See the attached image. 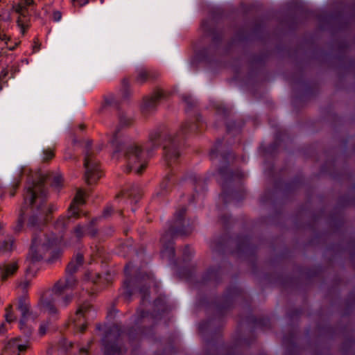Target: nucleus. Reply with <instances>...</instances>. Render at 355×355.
<instances>
[{
	"mask_svg": "<svg viewBox=\"0 0 355 355\" xmlns=\"http://www.w3.org/2000/svg\"><path fill=\"white\" fill-rule=\"evenodd\" d=\"M186 211L185 207L177 209L173 218L167 223L166 229L161 236V253L169 260H173L175 257L174 240L178 236H187L193 231L192 226L184 219Z\"/></svg>",
	"mask_w": 355,
	"mask_h": 355,
	"instance_id": "nucleus-3",
	"label": "nucleus"
},
{
	"mask_svg": "<svg viewBox=\"0 0 355 355\" xmlns=\"http://www.w3.org/2000/svg\"><path fill=\"white\" fill-rule=\"evenodd\" d=\"M46 332V329L43 326H40V333L41 335H44Z\"/></svg>",
	"mask_w": 355,
	"mask_h": 355,
	"instance_id": "nucleus-62",
	"label": "nucleus"
},
{
	"mask_svg": "<svg viewBox=\"0 0 355 355\" xmlns=\"http://www.w3.org/2000/svg\"><path fill=\"white\" fill-rule=\"evenodd\" d=\"M212 320H207L200 322L198 325L199 331L202 334L206 331H211L212 329Z\"/></svg>",
	"mask_w": 355,
	"mask_h": 355,
	"instance_id": "nucleus-35",
	"label": "nucleus"
},
{
	"mask_svg": "<svg viewBox=\"0 0 355 355\" xmlns=\"http://www.w3.org/2000/svg\"><path fill=\"white\" fill-rule=\"evenodd\" d=\"M80 355H88V350L85 348L80 349Z\"/></svg>",
	"mask_w": 355,
	"mask_h": 355,
	"instance_id": "nucleus-59",
	"label": "nucleus"
},
{
	"mask_svg": "<svg viewBox=\"0 0 355 355\" xmlns=\"http://www.w3.org/2000/svg\"><path fill=\"white\" fill-rule=\"evenodd\" d=\"M144 334V329L140 328H131L127 332L128 337L131 343L140 340Z\"/></svg>",
	"mask_w": 355,
	"mask_h": 355,
	"instance_id": "nucleus-30",
	"label": "nucleus"
},
{
	"mask_svg": "<svg viewBox=\"0 0 355 355\" xmlns=\"http://www.w3.org/2000/svg\"><path fill=\"white\" fill-rule=\"evenodd\" d=\"M68 211V216H60L54 223L55 229L59 232H63L64 231L69 223L71 218H78L80 217L79 212L75 209L73 205L69 207Z\"/></svg>",
	"mask_w": 355,
	"mask_h": 355,
	"instance_id": "nucleus-17",
	"label": "nucleus"
},
{
	"mask_svg": "<svg viewBox=\"0 0 355 355\" xmlns=\"http://www.w3.org/2000/svg\"><path fill=\"white\" fill-rule=\"evenodd\" d=\"M201 28L207 36L212 37V42L217 44L222 39V33L218 31L214 19H205L201 23Z\"/></svg>",
	"mask_w": 355,
	"mask_h": 355,
	"instance_id": "nucleus-12",
	"label": "nucleus"
},
{
	"mask_svg": "<svg viewBox=\"0 0 355 355\" xmlns=\"http://www.w3.org/2000/svg\"><path fill=\"white\" fill-rule=\"evenodd\" d=\"M222 274L223 270L221 267H218L216 268L211 267L203 275L202 284H207L209 283H216L221 279Z\"/></svg>",
	"mask_w": 355,
	"mask_h": 355,
	"instance_id": "nucleus-19",
	"label": "nucleus"
},
{
	"mask_svg": "<svg viewBox=\"0 0 355 355\" xmlns=\"http://www.w3.org/2000/svg\"><path fill=\"white\" fill-rule=\"evenodd\" d=\"M29 347L28 342L21 343L20 338H15L8 342L3 350V355H20Z\"/></svg>",
	"mask_w": 355,
	"mask_h": 355,
	"instance_id": "nucleus-11",
	"label": "nucleus"
},
{
	"mask_svg": "<svg viewBox=\"0 0 355 355\" xmlns=\"http://www.w3.org/2000/svg\"><path fill=\"white\" fill-rule=\"evenodd\" d=\"M73 232L78 241H80L85 235H86L85 227L84 225L80 224L77 225L74 227Z\"/></svg>",
	"mask_w": 355,
	"mask_h": 355,
	"instance_id": "nucleus-34",
	"label": "nucleus"
},
{
	"mask_svg": "<svg viewBox=\"0 0 355 355\" xmlns=\"http://www.w3.org/2000/svg\"><path fill=\"white\" fill-rule=\"evenodd\" d=\"M137 314V318L135 320L136 325L141 323V320L145 319L149 315L148 312H146L144 310L138 311Z\"/></svg>",
	"mask_w": 355,
	"mask_h": 355,
	"instance_id": "nucleus-45",
	"label": "nucleus"
},
{
	"mask_svg": "<svg viewBox=\"0 0 355 355\" xmlns=\"http://www.w3.org/2000/svg\"><path fill=\"white\" fill-rule=\"evenodd\" d=\"M228 134L238 133L240 132L241 125H237L235 121L228 122L226 125Z\"/></svg>",
	"mask_w": 355,
	"mask_h": 355,
	"instance_id": "nucleus-36",
	"label": "nucleus"
},
{
	"mask_svg": "<svg viewBox=\"0 0 355 355\" xmlns=\"http://www.w3.org/2000/svg\"><path fill=\"white\" fill-rule=\"evenodd\" d=\"M182 99L187 104L188 108L193 107L196 103L194 99L189 94H182Z\"/></svg>",
	"mask_w": 355,
	"mask_h": 355,
	"instance_id": "nucleus-43",
	"label": "nucleus"
},
{
	"mask_svg": "<svg viewBox=\"0 0 355 355\" xmlns=\"http://www.w3.org/2000/svg\"><path fill=\"white\" fill-rule=\"evenodd\" d=\"M236 243V251H231V253H248L250 252L252 250V246L251 245L250 239L248 236H239L235 241Z\"/></svg>",
	"mask_w": 355,
	"mask_h": 355,
	"instance_id": "nucleus-20",
	"label": "nucleus"
},
{
	"mask_svg": "<svg viewBox=\"0 0 355 355\" xmlns=\"http://www.w3.org/2000/svg\"><path fill=\"white\" fill-rule=\"evenodd\" d=\"M164 98L162 91H156L151 96H146L141 105V112L144 115L153 112L162 99Z\"/></svg>",
	"mask_w": 355,
	"mask_h": 355,
	"instance_id": "nucleus-10",
	"label": "nucleus"
},
{
	"mask_svg": "<svg viewBox=\"0 0 355 355\" xmlns=\"http://www.w3.org/2000/svg\"><path fill=\"white\" fill-rule=\"evenodd\" d=\"M62 184V177L55 176L53 180V184L55 187H60Z\"/></svg>",
	"mask_w": 355,
	"mask_h": 355,
	"instance_id": "nucleus-53",
	"label": "nucleus"
},
{
	"mask_svg": "<svg viewBox=\"0 0 355 355\" xmlns=\"http://www.w3.org/2000/svg\"><path fill=\"white\" fill-rule=\"evenodd\" d=\"M12 309L13 307L12 304H9L6 309V313L5 314V318L8 322H11L16 319V317L13 314Z\"/></svg>",
	"mask_w": 355,
	"mask_h": 355,
	"instance_id": "nucleus-39",
	"label": "nucleus"
},
{
	"mask_svg": "<svg viewBox=\"0 0 355 355\" xmlns=\"http://www.w3.org/2000/svg\"><path fill=\"white\" fill-rule=\"evenodd\" d=\"M218 173L221 178V197L225 204L230 202L232 200L239 202L245 198V193L244 191H237L229 189L230 186L236 179L240 180L245 177L243 172L240 170L232 171L227 166H221L218 169Z\"/></svg>",
	"mask_w": 355,
	"mask_h": 355,
	"instance_id": "nucleus-4",
	"label": "nucleus"
},
{
	"mask_svg": "<svg viewBox=\"0 0 355 355\" xmlns=\"http://www.w3.org/2000/svg\"><path fill=\"white\" fill-rule=\"evenodd\" d=\"M103 107H111L117 111L118 124L113 133L110 143L114 148V156L123 152L126 160L125 172L135 171L141 174L146 169L148 159L154 150L163 145L164 160L169 167L175 164L180 156V147L182 139L190 135L200 132L205 124L201 116L197 114L193 119L186 121L180 126V132L172 135L166 130L164 127L155 129L150 132L148 141L145 146L146 153L141 146L130 144L126 146L122 138L121 131L131 127L133 118L121 109L119 101L113 94L104 96Z\"/></svg>",
	"mask_w": 355,
	"mask_h": 355,
	"instance_id": "nucleus-1",
	"label": "nucleus"
},
{
	"mask_svg": "<svg viewBox=\"0 0 355 355\" xmlns=\"http://www.w3.org/2000/svg\"><path fill=\"white\" fill-rule=\"evenodd\" d=\"M62 295V294L60 295ZM72 300V295H67L64 297L60 296L58 299L59 306L66 307Z\"/></svg>",
	"mask_w": 355,
	"mask_h": 355,
	"instance_id": "nucleus-41",
	"label": "nucleus"
},
{
	"mask_svg": "<svg viewBox=\"0 0 355 355\" xmlns=\"http://www.w3.org/2000/svg\"><path fill=\"white\" fill-rule=\"evenodd\" d=\"M54 157L53 150L51 148H47L42 152V161L47 162Z\"/></svg>",
	"mask_w": 355,
	"mask_h": 355,
	"instance_id": "nucleus-42",
	"label": "nucleus"
},
{
	"mask_svg": "<svg viewBox=\"0 0 355 355\" xmlns=\"http://www.w3.org/2000/svg\"><path fill=\"white\" fill-rule=\"evenodd\" d=\"M76 203L83 204L84 200H83V195L81 191H78L76 193V196H75L73 201L71 202V205H73L75 209L78 212V208L76 205Z\"/></svg>",
	"mask_w": 355,
	"mask_h": 355,
	"instance_id": "nucleus-40",
	"label": "nucleus"
},
{
	"mask_svg": "<svg viewBox=\"0 0 355 355\" xmlns=\"http://www.w3.org/2000/svg\"><path fill=\"white\" fill-rule=\"evenodd\" d=\"M77 280L73 275L67 274L65 277L58 280L53 286V292L55 294H62L67 289H72L76 286Z\"/></svg>",
	"mask_w": 355,
	"mask_h": 355,
	"instance_id": "nucleus-15",
	"label": "nucleus"
},
{
	"mask_svg": "<svg viewBox=\"0 0 355 355\" xmlns=\"http://www.w3.org/2000/svg\"><path fill=\"white\" fill-rule=\"evenodd\" d=\"M210 49H211V48L204 49L200 50L198 53V57L202 60H209L210 58L209 56V52Z\"/></svg>",
	"mask_w": 355,
	"mask_h": 355,
	"instance_id": "nucleus-46",
	"label": "nucleus"
},
{
	"mask_svg": "<svg viewBox=\"0 0 355 355\" xmlns=\"http://www.w3.org/2000/svg\"><path fill=\"white\" fill-rule=\"evenodd\" d=\"M30 14L28 8L19 14L17 20V26L21 28V32L24 34L26 29L29 27Z\"/></svg>",
	"mask_w": 355,
	"mask_h": 355,
	"instance_id": "nucleus-26",
	"label": "nucleus"
},
{
	"mask_svg": "<svg viewBox=\"0 0 355 355\" xmlns=\"http://www.w3.org/2000/svg\"><path fill=\"white\" fill-rule=\"evenodd\" d=\"M112 211H113V207L112 206H107L103 210V216L104 218H107L112 214Z\"/></svg>",
	"mask_w": 355,
	"mask_h": 355,
	"instance_id": "nucleus-50",
	"label": "nucleus"
},
{
	"mask_svg": "<svg viewBox=\"0 0 355 355\" xmlns=\"http://www.w3.org/2000/svg\"><path fill=\"white\" fill-rule=\"evenodd\" d=\"M193 250L188 245L185 246L183 250L182 256L184 261H189L193 255Z\"/></svg>",
	"mask_w": 355,
	"mask_h": 355,
	"instance_id": "nucleus-44",
	"label": "nucleus"
},
{
	"mask_svg": "<svg viewBox=\"0 0 355 355\" xmlns=\"http://www.w3.org/2000/svg\"><path fill=\"white\" fill-rule=\"evenodd\" d=\"M154 305L157 308L158 311H161L162 312H164L166 310L165 304H164L163 300L159 297L155 300Z\"/></svg>",
	"mask_w": 355,
	"mask_h": 355,
	"instance_id": "nucleus-47",
	"label": "nucleus"
},
{
	"mask_svg": "<svg viewBox=\"0 0 355 355\" xmlns=\"http://www.w3.org/2000/svg\"><path fill=\"white\" fill-rule=\"evenodd\" d=\"M92 142L88 141L85 145L84 167L85 168V179L87 184H92L101 178L102 171L98 162L94 157Z\"/></svg>",
	"mask_w": 355,
	"mask_h": 355,
	"instance_id": "nucleus-6",
	"label": "nucleus"
},
{
	"mask_svg": "<svg viewBox=\"0 0 355 355\" xmlns=\"http://www.w3.org/2000/svg\"><path fill=\"white\" fill-rule=\"evenodd\" d=\"M111 275L107 272L105 274L96 273V278L93 280L94 283L97 282H109L110 281Z\"/></svg>",
	"mask_w": 355,
	"mask_h": 355,
	"instance_id": "nucleus-37",
	"label": "nucleus"
},
{
	"mask_svg": "<svg viewBox=\"0 0 355 355\" xmlns=\"http://www.w3.org/2000/svg\"><path fill=\"white\" fill-rule=\"evenodd\" d=\"M131 267V263H129L128 264H126L125 267V273L127 276H128L130 274H129V268Z\"/></svg>",
	"mask_w": 355,
	"mask_h": 355,
	"instance_id": "nucleus-60",
	"label": "nucleus"
},
{
	"mask_svg": "<svg viewBox=\"0 0 355 355\" xmlns=\"http://www.w3.org/2000/svg\"><path fill=\"white\" fill-rule=\"evenodd\" d=\"M142 195L141 188L138 185H132L129 189L123 190L116 196V200L121 198L125 201L130 200V204H136Z\"/></svg>",
	"mask_w": 355,
	"mask_h": 355,
	"instance_id": "nucleus-14",
	"label": "nucleus"
},
{
	"mask_svg": "<svg viewBox=\"0 0 355 355\" xmlns=\"http://www.w3.org/2000/svg\"><path fill=\"white\" fill-rule=\"evenodd\" d=\"M62 19V13L58 10H55L53 13V19L54 21H59Z\"/></svg>",
	"mask_w": 355,
	"mask_h": 355,
	"instance_id": "nucleus-52",
	"label": "nucleus"
},
{
	"mask_svg": "<svg viewBox=\"0 0 355 355\" xmlns=\"http://www.w3.org/2000/svg\"><path fill=\"white\" fill-rule=\"evenodd\" d=\"M243 295V291L237 286L234 285L229 287L221 302L216 306L218 314L223 315L225 311L230 309L236 300Z\"/></svg>",
	"mask_w": 355,
	"mask_h": 355,
	"instance_id": "nucleus-8",
	"label": "nucleus"
},
{
	"mask_svg": "<svg viewBox=\"0 0 355 355\" xmlns=\"http://www.w3.org/2000/svg\"><path fill=\"white\" fill-rule=\"evenodd\" d=\"M34 3L33 0H25V6H29Z\"/></svg>",
	"mask_w": 355,
	"mask_h": 355,
	"instance_id": "nucleus-61",
	"label": "nucleus"
},
{
	"mask_svg": "<svg viewBox=\"0 0 355 355\" xmlns=\"http://www.w3.org/2000/svg\"><path fill=\"white\" fill-rule=\"evenodd\" d=\"M57 207L46 205L45 177L37 175L24 194V202L12 230L15 234L27 230L33 232L31 245L28 258L32 262L42 260L47 252L56 247L60 241L54 234L43 232L48 216Z\"/></svg>",
	"mask_w": 355,
	"mask_h": 355,
	"instance_id": "nucleus-2",
	"label": "nucleus"
},
{
	"mask_svg": "<svg viewBox=\"0 0 355 355\" xmlns=\"http://www.w3.org/2000/svg\"><path fill=\"white\" fill-rule=\"evenodd\" d=\"M18 269L17 262H10L0 266L1 278L6 281L9 277L13 275Z\"/></svg>",
	"mask_w": 355,
	"mask_h": 355,
	"instance_id": "nucleus-22",
	"label": "nucleus"
},
{
	"mask_svg": "<svg viewBox=\"0 0 355 355\" xmlns=\"http://www.w3.org/2000/svg\"><path fill=\"white\" fill-rule=\"evenodd\" d=\"M122 84H123V87H124L125 90H126V87H128V80L126 79V78H124L122 81ZM127 92L125 91L124 92V94H123V96L124 98H126L127 97Z\"/></svg>",
	"mask_w": 355,
	"mask_h": 355,
	"instance_id": "nucleus-55",
	"label": "nucleus"
},
{
	"mask_svg": "<svg viewBox=\"0 0 355 355\" xmlns=\"http://www.w3.org/2000/svg\"><path fill=\"white\" fill-rule=\"evenodd\" d=\"M61 294H55L53 292V288L50 294L43 295L39 302V306L41 309L47 311L51 315H55L58 313V309L55 306V303L58 301Z\"/></svg>",
	"mask_w": 355,
	"mask_h": 355,
	"instance_id": "nucleus-9",
	"label": "nucleus"
},
{
	"mask_svg": "<svg viewBox=\"0 0 355 355\" xmlns=\"http://www.w3.org/2000/svg\"><path fill=\"white\" fill-rule=\"evenodd\" d=\"M217 112L218 113H220V112L223 114V116L225 117L227 115V110L223 107H217Z\"/></svg>",
	"mask_w": 355,
	"mask_h": 355,
	"instance_id": "nucleus-56",
	"label": "nucleus"
},
{
	"mask_svg": "<svg viewBox=\"0 0 355 355\" xmlns=\"http://www.w3.org/2000/svg\"><path fill=\"white\" fill-rule=\"evenodd\" d=\"M83 255L81 253H77L75 257L68 263L66 272L69 275L76 273L83 265Z\"/></svg>",
	"mask_w": 355,
	"mask_h": 355,
	"instance_id": "nucleus-25",
	"label": "nucleus"
},
{
	"mask_svg": "<svg viewBox=\"0 0 355 355\" xmlns=\"http://www.w3.org/2000/svg\"><path fill=\"white\" fill-rule=\"evenodd\" d=\"M20 287H21V288L25 291L28 288V287L29 286V282L28 281H25V282H23L20 284L19 285Z\"/></svg>",
	"mask_w": 355,
	"mask_h": 355,
	"instance_id": "nucleus-57",
	"label": "nucleus"
},
{
	"mask_svg": "<svg viewBox=\"0 0 355 355\" xmlns=\"http://www.w3.org/2000/svg\"><path fill=\"white\" fill-rule=\"evenodd\" d=\"M214 350L217 352V355H239L236 346L214 347Z\"/></svg>",
	"mask_w": 355,
	"mask_h": 355,
	"instance_id": "nucleus-31",
	"label": "nucleus"
},
{
	"mask_svg": "<svg viewBox=\"0 0 355 355\" xmlns=\"http://www.w3.org/2000/svg\"><path fill=\"white\" fill-rule=\"evenodd\" d=\"M16 239L12 235H7L4 239L0 241V252L9 253L16 248Z\"/></svg>",
	"mask_w": 355,
	"mask_h": 355,
	"instance_id": "nucleus-23",
	"label": "nucleus"
},
{
	"mask_svg": "<svg viewBox=\"0 0 355 355\" xmlns=\"http://www.w3.org/2000/svg\"><path fill=\"white\" fill-rule=\"evenodd\" d=\"M26 171L27 169L26 168H22L19 172V176L15 178L12 184V191L10 192V196L11 197H13L15 195V192L21 183V177L24 173H26Z\"/></svg>",
	"mask_w": 355,
	"mask_h": 355,
	"instance_id": "nucleus-33",
	"label": "nucleus"
},
{
	"mask_svg": "<svg viewBox=\"0 0 355 355\" xmlns=\"http://www.w3.org/2000/svg\"><path fill=\"white\" fill-rule=\"evenodd\" d=\"M27 8L26 6L22 5L21 3H17L15 4L12 6V9L15 10V12H17L18 15L23 12L24 10H26Z\"/></svg>",
	"mask_w": 355,
	"mask_h": 355,
	"instance_id": "nucleus-49",
	"label": "nucleus"
},
{
	"mask_svg": "<svg viewBox=\"0 0 355 355\" xmlns=\"http://www.w3.org/2000/svg\"><path fill=\"white\" fill-rule=\"evenodd\" d=\"M159 74L145 67H140L137 69V77L135 81L139 84H143L150 79H155Z\"/></svg>",
	"mask_w": 355,
	"mask_h": 355,
	"instance_id": "nucleus-21",
	"label": "nucleus"
},
{
	"mask_svg": "<svg viewBox=\"0 0 355 355\" xmlns=\"http://www.w3.org/2000/svg\"><path fill=\"white\" fill-rule=\"evenodd\" d=\"M245 322L248 323L254 324V326L256 327H267L270 326V321L268 318H256L254 316L252 315H250L246 318Z\"/></svg>",
	"mask_w": 355,
	"mask_h": 355,
	"instance_id": "nucleus-28",
	"label": "nucleus"
},
{
	"mask_svg": "<svg viewBox=\"0 0 355 355\" xmlns=\"http://www.w3.org/2000/svg\"><path fill=\"white\" fill-rule=\"evenodd\" d=\"M114 232L113 229L110 227L109 228V233L107 234L108 235H111L112 234V232Z\"/></svg>",
	"mask_w": 355,
	"mask_h": 355,
	"instance_id": "nucleus-63",
	"label": "nucleus"
},
{
	"mask_svg": "<svg viewBox=\"0 0 355 355\" xmlns=\"http://www.w3.org/2000/svg\"><path fill=\"white\" fill-rule=\"evenodd\" d=\"M149 286L144 285L139 288V293L141 295V302L144 304L146 301L148 300L150 291Z\"/></svg>",
	"mask_w": 355,
	"mask_h": 355,
	"instance_id": "nucleus-38",
	"label": "nucleus"
},
{
	"mask_svg": "<svg viewBox=\"0 0 355 355\" xmlns=\"http://www.w3.org/2000/svg\"><path fill=\"white\" fill-rule=\"evenodd\" d=\"M188 180L191 185L194 187L196 193H198L200 191H203L205 190V183L201 177L196 175H191Z\"/></svg>",
	"mask_w": 355,
	"mask_h": 355,
	"instance_id": "nucleus-27",
	"label": "nucleus"
},
{
	"mask_svg": "<svg viewBox=\"0 0 355 355\" xmlns=\"http://www.w3.org/2000/svg\"><path fill=\"white\" fill-rule=\"evenodd\" d=\"M122 334L123 331L119 324H112L106 329L102 339L104 355H122L126 352V349L120 343V337Z\"/></svg>",
	"mask_w": 355,
	"mask_h": 355,
	"instance_id": "nucleus-5",
	"label": "nucleus"
},
{
	"mask_svg": "<svg viewBox=\"0 0 355 355\" xmlns=\"http://www.w3.org/2000/svg\"><path fill=\"white\" fill-rule=\"evenodd\" d=\"M220 220L225 226H227L230 220V216L226 215L220 217Z\"/></svg>",
	"mask_w": 355,
	"mask_h": 355,
	"instance_id": "nucleus-54",
	"label": "nucleus"
},
{
	"mask_svg": "<svg viewBox=\"0 0 355 355\" xmlns=\"http://www.w3.org/2000/svg\"><path fill=\"white\" fill-rule=\"evenodd\" d=\"M52 253H53V254L49 259V261H51V262L54 261L56 259L60 257V256L61 254V251L60 250H57L55 251H53Z\"/></svg>",
	"mask_w": 355,
	"mask_h": 355,
	"instance_id": "nucleus-51",
	"label": "nucleus"
},
{
	"mask_svg": "<svg viewBox=\"0 0 355 355\" xmlns=\"http://www.w3.org/2000/svg\"><path fill=\"white\" fill-rule=\"evenodd\" d=\"M132 280L130 277H127L123 282L122 295L125 299L129 300L133 294Z\"/></svg>",
	"mask_w": 355,
	"mask_h": 355,
	"instance_id": "nucleus-29",
	"label": "nucleus"
},
{
	"mask_svg": "<svg viewBox=\"0 0 355 355\" xmlns=\"http://www.w3.org/2000/svg\"><path fill=\"white\" fill-rule=\"evenodd\" d=\"M223 140L218 139L211 149L209 157L211 160L219 158L221 163L227 164L229 159L233 157L230 153L222 152Z\"/></svg>",
	"mask_w": 355,
	"mask_h": 355,
	"instance_id": "nucleus-18",
	"label": "nucleus"
},
{
	"mask_svg": "<svg viewBox=\"0 0 355 355\" xmlns=\"http://www.w3.org/2000/svg\"><path fill=\"white\" fill-rule=\"evenodd\" d=\"M234 241L227 235H223L218 239H214L210 243V248L213 252L225 253L229 251L230 245Z\"/></svg>",
	"mask_w": 355,
	"mask_h": 355,
	"instance_id": "nucleus-16",
	"label": "nucleus"
},
{
	"mask_svg": "<svg viewBox=\"0 0 355 355\" xmlns=\"http://www.w3.org/2000/svg\"><path fill=\"white\" fill-rule=\"evenodd\" d=\"M98 220V218H94L85 226L86 234L89 236L91 238H94L98 234V229L96 227V224Z\"/></svg>",
	"mask_w": 355,
	"mask_h": 355,
	"instance_id": "nucleus-32",
	"label": "nucleus"
},
{
	"mask_svg": "<svg viewBox=\"0 0 355 355\" xmlns=\"http://www.w3.org/2000/svg\"><path fill=\"white\" fill-rule=\"evenodd\" d=\"M96 329L101 330L102 329V326L100 324H97L96 325Z\"/></svg>",
	"mask_w": 355,
	"mask_h": 355,
	"instance_id": "nucleus-64",
	"label": "nucleus"
},
{
	"mask_svg": "<svg viewBox=\"0 0 355 355\" xmlns=\"http://www.w3.org/2000/svg\"><path fill=\"white\" fill-rule=\"evenodd\" d=\"M73 1H77L80 6H84L89 3V0H72Z\"/></svg>",
	"mask_w": 355,
	"mask_h": 355,
	"instance_id": "nucleus-58",
	"label": "nucleus"
},
{
	"mask_svg": "<svg viewBox=\"0 0 355 355\" xmlns=\"http://www.w3.org/2000/svg\"><path fill=\"white\" fill-rule=\"evenodd\" d=\"M31 302L26 295H21L17 299L16 309L21 313L19 328L27 336H30L33 331V329L26 324L27 319L31 315Z\"/></svg>",
	"mask_w": 355,
	"mask_h": 355,
	"instance_id": "nucleus-7",
	"label": "nucleus"
},
{
	"mask_svg": "<svg viewBox=\"0 0 355 355\" xmlns=\"http://www.w3.org/2000/svg\"><path fill=\"white\" fill-rule=\"evenodd\" d=\"M175 182L174 174L173 173H168L160 184V191L157 194L158 196L166 195L171 189Z\"/></svg>",
	"mask_w": 355,
	"mask_h": 355,
	"instance_id": "nucleus-24",
	"label": "nucleus"
},
{
	"mask_svg": "<svg viewBox=\"0 0 355 355\" xmlns=\"http://www.w3.org/2000/svg\"><path fill=\"white\" fill-rule=\"evenodd\" d=\"M92 309V306L89 304V303H84L83 304H81L78 309H77L76 312V314H75V318H73V323L74 324V327L77 329H78V331L81 333H83L86 328H87V324L86 323H83V324H80V323H78V320L83 317V318L86 319V318H88L89 317V314L91 311V310Z\"/></svg>",
	"mask_w": 355,
	"mask_h": 355,
	"instance_id": "nucleus-13",
	"label": "nucleus"
},
{
	"mask_svg": "<svg viewBox=\"0 0 355 355\" xmlns=\"http://www.w3.org/2000/svg\"><path fill=\"white\" fill-rule=\"evenodd\" d=\"M295 338V334L293 333H292L290 334L289 336H284L283 343L285 345L291 344V345H293V344L294 343Z\"/></svg>",
	"mask_w": 355,
	"mask_h": 355,
	"instance_id": "nucleus-48",
	"label": "nucleus"
}]
</instances>
